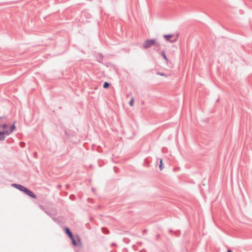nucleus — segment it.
<instances>
[{"mask_svg": "<svg viewBox=\"0 0 252 252\" xmlns=\"http://www.w3.org/2000/svg\"><path fill=\"white\" fill-rule=\"evenodd\" d=\"M164 37L166 39V40L171 42H174L177 41L178 38L177 35H175L173 34L164 35Z\"/></svg>", "mask_w": 252, "mask_h": 252, "instance_id": "nucleus-3", "label": "nucleus"}, {"mask_svg": "<svg viewBox=\"0 0 252 252\" xmlns=\"http://www.w3.org/2000/svg\"><path fill=\"white\" fill-rule=\"evenodd\" d=\"M71 240V242H72V244L74 246H76L78 245L79 243H80V239L78 238V236L76 237V239L78 241H77L75 238H74L73 236H72V238H70Z\"/></svg>", "mask_w": 252, "mask_h": 252, "instance_id": "nucleus-6", "label": "nucleus"}, {"mask_svg": "<svg viewBox=\"0 0 252 252\" xmlns=\"http://www.w3.org/2000/svg\"><path fill=\"white\" fill-rule=\"evenodd\" d=\"M20 145L21 147H24L25 145V144L24 142H20Z\"/></svg>", "mask_w": 252, "mask_h": 252, "instance_id": "nucleus-13", "label": "nucleus"}, {"mask_svg": "<svg viewBox=\"0 0 252 252\" xmlns=\"http://www.w3.org/2000/svg\"><path fill=\"white\" fill-rule=\"evenodd\" d=\"M133 103H134V99H133V98H132L129 101V105L131 106H132L133 105Z\"/></svg>", "mask_w": 252, "mask_h": 252, "instance_id": "nucleus-10", "label": "nucleus"}, {"mask_svg": "<svg viewBox=\"0 0 252 252\" xmlns=\"http://www.w3.org/2000/svg\"><path fill=\"white\" fill-rule=\"evenodd\" d=\"M160 48V46L159 47H158V46H155V49L156 50H158Z\"/></svg>", "mask_w": 252, "mask_h": 252, "instance_id": "nucleus-14", "label": "nucleus"}, {"mask_svg": "<svg viewBox=\"0 0 252 252\" xmlns=\"http://www.w3.org/2000/svg\"><path fill=\"white\" fill-rule=\"evenodd\" d=\"M114 170H115V172H117L116 169L115 168H114Z\"/></svg>", "mask_w": 252, "mask_h": 252, "instance_id": "nucleus-17", "label": "nucleus"}, {"mask_svg": "<svg viewBox=\"0 0 252 252\" xmlns=\"http://www.w3.org/2000/svg\"><path fill=\"white\" fill-rule=\"evenodd\" d=\"M159 75H161V76H164V73H158Z\"/></svg>", "mask_w": 252, "mask_h": 252, "instance_id": "nucleus-15", "label": "nucleus"}, {"mask_svg": "<svg viewBox=\"0 0 252 252\" xmlns=\"http://www.w3.org/2000/svg\"><path fill=\"white\" fill-rule=\"evenodd\" d=\"M12 186L17 189L22 191L24 192V190L26 188L21 185L17 184H13Z\"/></svg>", "mask_w": 252, "mask_h": 252, "instance_id": "nucleus-5", "label": "nucleus"}, {"mask_svg": "<svg viewBox=\"0 0 252 252\" xmlns=\"http://www.w3.org/2000/svg\"><path fill=\"white\" fill-rule=\"evenodd\" d=\"M110 84L106 82H104L103 85V88L105 89L108 88Z\"/></svg>", "mask_w": 252, "mask_h": 252, "instance_id": "nucleus-9", "label": "nucleus"}, {"mask_svg": "<svg viewBox=\"0 0 252 252\" xmlns=\"http://www.w3.org/2000/svg\"><path fill=\"white\" fill-rule=\"evenodd\" d=\"M159 167L160 168V169L161 170L162 169V168H163L161 159H160V164L159 165Z\"/></svg>", "mask_w": 252, "mask_h": 252, "instance_id": "nucleus-12", "label": "nucleus"}, {"mask_svg": "<svg viewBox=\"0 0 252 252\" xmlns=\"http://www.w3.org/2000/svg\"><path fill=\"white\" fill-rule=\"evenodd\" d=\"M15 129V125L9 126L5 117H0V140H3L6 136L10 134Z\"/></svg>", "mask_w": 252, "mask_h": 252, "instance_id": "nucleus-1", "label": "nucleus"}, {"mask_svg": "<svg viewBox=\"0 0 252 252\" xmlns=\"http://www.w3.org/2000/svg\"><path fill=\"white\" fill-rule=\"evenodd\" d=\"M161 55H162V56L163 57V58L165 60H166V61L167 60V58H166V55H165V54L164 52H162V53H161Z\"/></svg>", "mask_w": 252, "mask_h": 252, "instance_id": "nucleus-11", "label": "nucleus"}, {"mask_svg": "<svg viewBox=\"0 0 252 252\" xmlns=\"http://www.w3.org/2000/svg\"><path fill=\"white\" fill-rule=\"evenodd\" d=\"M101 230L102 232L104 234H108L109 233V230L106 228L102 227Z\"/></svg>", "mask_w": 252, "mask_h": 252, "instance_id": "nucleus-8", "label": "nucleus"}, {"mask_svg": "<svg viewBox=\"0 0 252 252\" xmlns=\"http://www.w3.org/2000/svg\"><path fill=\"white\" fill-rule=\"evenodd\" d=\"M65 232L68 235L69 238H72L73 235L68 228H65Z\"/></svg>", "mask_w": 252, "mask_h": 252, "instance_id": "nucleus-7", "label": "nucleus"}, {"mask_svg": "<svg viewBox=\"0 0 252 252\" xmlns=\"http://www.w3.org/2000/svg\"><path fill=\"white\" fill-rule=\"evenodd\" d=\"M24 192L29 196L33 198H36V195L30 189H28L26 188L24 190Z\"/></svg>", "mask_w": 252, "mask_h": 252, "instance_id": "nucleus-4", "label": "nucleus"}, {"mask_svg": "<svg viewBox=\"0 0 252 252\" xmlns=\"http://www.w3.org/2000/svg\"><path fill=\"white\" fill-rule=\"evenodd\" d=\"M227 252H233L232 251H231L230 250H228Z\"/></svg>", "mask_w": 252, "mask_h": 252, "instance_id": "nucleus-16", "label": "nucleus"}, {"mask_svg": "<svg viewBox=\"0 0 252 252\" xmlns=\"http://www.w3.org/2000/svg\"><path fill=\"white\" fill-rule=\"evenodd\" d=\"M154 45L155 46H160V45L159 43L156 42L155 40L154 39H147L145 40L144 43L143 47L145 49H147L148 48L151 47V46Z\"/></svg>", "mask_w": 252, "mask_h": 252, "instance_id": "nucleus-2", "label": "nucleus"}]
</instances>
